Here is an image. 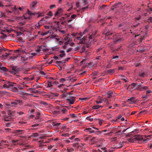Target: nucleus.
Instances as JSON below:
<instances>
[{
	"mask_svg": "<svg viewBox=\"0 0 152 152\" xmlns=\"http://www.w3.org/2000/svg\"><path fill=\"white\" fill-rule=\"evenodd\" d=\"M143 140V138L142 136L139 135H137L134 136L132 139V142L136 141L140 142L142 141Z\"/></svg>",
	"mask_w": 152,
	"mask_h": 152,
	"instance_id": "f257e3e1",
	"label": "nucleus"
},
{
	"mask_svg": "<svg viewBox=\"0 0 152 152\" xmlns=\"http://www.w3.org/2000/svg\"><path fill=\"white\" fill-rule=\"evenodd\" d=\"M136 88L139 91H143L146 90L148 89V87L147 86H144L141 84H139L137 85Z\"/></svg>",
	"mask_w": 152,
	"mask_h": 152,
	"instance_id": "f03ea898",
	"label": "nucleus"
},
{
	"mask_svg": "<svg viewBox=\"0 0 152 152\" xmlns=\"http://www.w3.org/2000/svg\"><path fill=\"white\" fill-rule=\"evenodd\" d=\"M20 71V69L16 66H13L12 67L11 70H8V72H10L11 74H15L18 73Z\"/></svg>",
	"mask_w": 152,
	"mask_h": 152,
	"instance_id": "7ed1b4c3",
	"label": "nucleus"
},
{
	"mask_svg": "<svg viewBox=\"0 0 152 152\" xmlns=\"http://www.w3.org/2000/svg\"><path fill=\"white\" fill-rule=\"evenodd\" d=\"M96 32L92 33L91 35L89 34L88 35V38L91 42L95 40V38L96 37Z\"/></svg>",
	"mask_w": 152,
	"mask_h": 152,
	"instance_id": "20e7f679",
	"label": "nucleus"
},
{
	"mask_svg": "<svg viewBox=\"0 0 152 152\" xmlns=\"http://www.w3.org/2000/svg\"><path fill=\"white\" fill-rule=\"evenodd\" d=\"M93 128L95 130H92V129L90 128H86V129L88 131L89 134L96 132H100V131H98V128H95L94 127H93Z\"/></svg>",
	"mask_w": 152,
	"mask_h": 152,
	"instance_id": "39448f33",
	"label": "nucleus"
},
{
	"mask_svg": "<svg viewBox=\"0 0 152 152\" xmlns=\"http://www.w3.org/2000/svg\"><path fill=\"white\" fill-rule=\"evenodd\" d=\"M15 84L16 83L14 82H11L8 88L12 89L14 91H17L18 88L15 87Z\"/></svg>",
	"mask_w": 152,
	"mask_h": 152,
	"instance_id": "423d86ee",
	"label": "nucleus"
},
{
	"mask_svg": "<svg viewBox=\"0 0 152 152\" xmlns=\"http://www.w3.org/2000/svg\"><path fill=\"white\" fill-rule=\"evenodd\" d=\"M66 100L69 102V104H73L75 101V98L74 96L69 97Z\"/></svg>",
	"mask_w": 152,
	"mask_h": 152,
	"instance_id": "0eeeda50",
	"label": "nucleus"
},
{
	"mask_svg": "<svg viewBox=\"0 0 152 152\" xmlns=\"http://www.w3.org/2000/svg\"><path fill=\"white\" fill-rule=\"evenodd\" d=\"M24 9L23 7H20L19 8V9H18L16 7V6H15L14 7L12 8V10L14 12V13L15 14H18L19 12V10L20 11Z\"/></svg>",
	"mask_w": 152,
	"mask_h": 152,
	"instance_id": "6e6552de",
	"label": "nucleus"
},
{
	"mask_svg": "<svg viewBox=\"0 0 152 152\" xmlns=\"http://www.w3.org/2000/svg\"><path fill=\"white\" fill-rule=\"evenodd\" d=\"M38 4V3L37 2L35 1L32 2L30 5L31 9L32 10H34L37 6Z\"/></svg>",
	"mask_w": 152,
	"mask_h": 152,
	"instance_id": "1a4fd4ad",
	"label": "nucleus"
},
{
	"mask_svg": "<svg viewBox=\"0 0 152 152\" xmlns=\"http://www.w3.org/2000/svg\"><path fill=\"white\" fill-rule=\"evenodd\" d=\"M37 48H39L40 49L41 51H42L44 52L47 51L48 49L44 45L38 46Z\"/></svg>",
	"mask_w": 152,
	"mask_h": 152,
	"instance_id": "9d476101",
	"label": "nucleus"
},
{
	"mask_svg": "<svg viewBox=\"0 0 152 152\" xmlns=\"http://www.w3.org/2000/svg\"><path fill=\"white\" fill-rule=\"evenodd\" d=\"M0 71L3 72H7L8 69L6 67L3 66L1 63H0Z\"/></svg>",
	"mask_w": 152,
	"mask_h": 152,
	"instance_id": "9b49d317",
	"label": "nucleus"
},
{
	"mask_svg": "<svg viewBox=\"0 0 152 152\" xmlns=\"http://www.w3.org/2000/svg\"><path fill=\"white\" fill-rule=\"evenodd\" d=\"M28 11V14L29 15H35L36 14H37V17H39L40 16H42V15H41L40 14L38 13H36L35 12H31L30 11H29L28 10H27Z\"/></svg>",
	"mask_w": 152,
	"mask_h": 152,
	"instance_id": "f8f14e48",
	"label": "nucleus"
},
{
	"mask_svg": "<svg viewBox=\"0 0 152 152\" xmlns=\"http://www.w3.org/2000/svg\"><path fill=\"white\" fill-rule=\"evenodd\" d=\"M17 135H20L24 132V131L23 130H16L15 132Z\"/></svg>",
	"mask_w": 152,
	"mask_h": 152,
	"instance_id": "ddd939ff",
	"label": "nucleus"
},
{
	"mask_svg": "<svg viewBox=\"0 0 152 152\" xmlns=\"http://www.w3.org/2000/svg\"><path fill=\"white\" fill-rule=\"evenodd\" d=\"M135 98L134 97H132L127 100V102H129L130 104H132L134 103L135 102L134 100Z\"/></svg>",
	"mask_w": 152,
	"mask_h": 152,
	"instance_id": "4468645a",
	"label": "nucleus"
},
{
	"mask_svg": "<svg viewBox=\"0 0 152 152\" xmlns=\"http://www.w3.org/2000/svg\"><path fill=\"white\" fill-rule=\"evenodd\" d=\"M47 87H50L53 86L52 84H55L56 83L55 81L53 82L50 81H47Z\"/></svg>",
	"mask_w": 152,
	"mask_h": 152,
	"instance_id": "2eb2a0df",
	"label": "nucleus"
},
{
	"mask_svg": "<svg viewBox=\"0 0 152 152\" xmlns=\"http://www.w3.org/2000/svg\"><path fill=\"white\" fill-rule=\"evenodd\" d=\"M88 38V35L86 36H84L83 38L80 39V43H84L85 42V40L86 39V38Z\"/></svg>",
	"mask_w": 152,
	"mask_h": 152,
	"instance_id": "dca6fc26",
	"label": "nucleus"
},
{
	"mask_svg": "<svg viewBox=\"0 0 152 152\" xmlns=\"http://www.w3.org/2000/svg\"><path fill=\"white\" fill-rule=\"evenodd\" d=\"M77 16L76 15L73 14L71 15L70 19L68 20V22H71L73 19H75Z\"/></svg>",
	"mask_w": 152,
	"mask_h": 152,
	"instance_id": "f3484780",
	"label": "nucleus"
},
{
	"mask_svg": "<svg viewBox=\"0 0 152 152\" xmlns=\"http://www.w3.org/2000/svg\"><path fill=\"white\" fill-rule=\"evenodd\" d=\"M115 69H110L107 70V73L109 74H113L115 72Z\"/></svg>",
	"mask_w": 152,
	"mask_h": 152,
	"instance_id": "a211bd4d",
	"label": "nucleus"
},
{
	"mask_svg": "<svg viewBox=\"0 0 152 152\" xmlns=\"http://www.w3.org/2000/svg\"><path fill=\"white\" fill-rule=\"evenodd\" d=\"M11 83V82L9 81L7 82L6 84L4 85L3 87L5 88H8Z\"/></svg>",
	"mask_w": 152,
	"mask_h": 152,
	"instance_id": "6ab92c4d",
	"label": "nucleus"
},
{
	"mask_svg": "<svg viewBox=\"0 0 152 152\" xmlns=\"http://www.w3.org/2000/svg\"><path fill=\"white\" fill-rule=\"evenodd\" d=\"M28 87V86L26 85H23V87L20 86H18V87H17V88H18L17 91L18 90V89L23 90L24 88H26L27 87Z\"/></svg>",
	"mask_w": 152,
	"mask_h": 152,
	"instance_id": "aec40b11",
	"label": "nucleus"
},
{
	"mask_svg": "<svg viewBox=\"0 0 152 152\" xmlns=\"http://www.w3.org/2000/svg\"><path fill=\"white\" fill-rule=\"evenodd\" d=\"M60 124V123H57L56 122H53L52 123V125L54 126L58 127Z\"/></svg>",
	"mask_w": 152,
	"mask_h": 152,
	"instance_id": "412c9836",
	"label": "nucleus"
},
{
	"mask_svg": "<svg viewBox=\"0 0 152 152\" xmlns=\"http://www.w3.org/2000/svg\"><path fill=\"white\" fill-rule=\"evenodd\" d=\"M103 107V106H100L99 105L96 104L93 106L92 108L93 109L96 110L99 109L100 107L102 108Z\"/></svg>",
	"mask_w": 152,
	"mask_h": 152,
	"instance_id": "4be33fe9",
	"label": "nucleus"
},
{
	"mask_svg": "<svg viewBox=\"0 0 152 152\" xmlns=\"http://www.w3.org/2000/svg\"><path fill=\"white\" fill-rule=\"evenodd\" d=\"M101 51V53H102L103 52L104 55H102V56H104V53H105V51L104 50H103L102 49V48H101V47H100V48H99L98 49L97 51V53H99V51Z\"/></svg>",
	"mask_w": 152,
	"mask_h": 152,
	"instance_id": "5701e85b",
	"label": "nucleus"
},
{
	"mask_svg": "<svg viewBox=\"0 0 152 152\" xmlns=\"http://www.w3.org/2000/svg\"><path fill=\"white\" fill-rule=\"evenodd\" d=\"M113 94V92H109L107 93V96H106V97H107L109 99V98H110L112 96Z\"/></svg>",
	"mask_w": 152,
	"mask_h": 152,
	"instance_id": "b1692460",
	"label": "nucleus"
},
{
	"mask_svg": "<svg viewBox=\"0 0 152 152\" xmlns=\"http://www.w3.org/2000/svg\"><path fill=\"white\" fill-rule=\"evenodd\" d=\"M28 59V57L23 56L21 57V60L23 61H26Z\"/></svg>",
	"mask_w": 152,
	"mask_h": 152,
	"instance_id": "393cba45",
	"label": "nucleus"
},
{
	"mask_svg": "<svg viewBox=\"0 0 152 152\" xmlns=\"http://www.w3.org/2000/svg\"><path fill=\"white\" fill-rule=\"evenodd\" d=\"M82 6L87 4L88 3V0H81Z\"/></svg>",
	"mask_w": 152,
	"mask_h": 152,
	"instance_id": "a878e982",
	"label": "nucleus"
},
{
	"mask_svg": "<svg viewBox=\"0 0 152 152\" xmlns=\"http://www.w3.org/2000/svg\"><path fill=\"white\" fill-rule=\"evenodd\" d=\"M15 101H16L17 102V103L18 104L20 105H22L23 104V102L22 100L20 99H18L17 100H16Z\"/></svg>",
	"mask_w": 152,
	"mask_h": 152,
	"instance_id": "bb28decb",
	"label": "nucleus"
},
{
	"mask_svg": "<svg viewBox=\"0 0 152 152\" xmlns=\"http://www.w3.org/2000/svg\"><path fill=\"white\" fill-rule=\"evenodd\" d=\"M38 136H39V134H37V133H33L29 137H35Z\"/></svg>",
	"mask_w": 152,
	"mask_h": 152,
	"instance_id": "cd10ccee",
	"label": "nucleus"
},
{
	"mask_svg": "<svg viewBox=\"0 0 152 152\" xmlns=\"http://www.w3.org/2000/svg\"><path fill=\"white\" fill-rule=\"evenodd\" d=\"M51 30H49L47 32H45V33H44L43 32H41V33L40 34L42 36H44V35L47 34L48 33H51Z\"/></svg>",
	"mask_w": 152,
	"mask_h": 152,
	"instance_id": "c85d7f7f",
	"label": "nucleus"
},
{
	"mask_svg": "<svg viewBox=\"0 0 152 152\" xmlns=\"http://www.w3.org/2000/svg\"><path fill=\"white\" fill-rule=\"evenodd\" d=\"M74 150L73 148H67L66 149V151L67 152H72Z\"/></svg>",
	"mask_w": 152,
	"mask_h": 152,
	"instance_id": "c756f323",
	"label": "nucleus"
},
{
	"mask_svg": "<svg viewBox=\"0 0 152 152\" xmlns=\"http://www.w3.org/2000/svg\"><path fill=\"white\" fill-rule=\"evenodd\" d=\"M45 28L46 29H52L53 27L50 26H44Z\"/></svg>",
	"mask_w": 152,
	"mask_h": 152,
	"instance_id": "7c9ffc66",
	"label": "nucleus"
},
{
	"mask_svg": "<svg viewBox=\"0 0 152 152\" xmlns=\"http://www.w3.org/2000/svg\"><path fill=\"white\" fill-rule=\"evenodd\" d=\"M122 78L121 79L124 80L125 82H127V78L125 77L124 76H121Z\"/></svg>",
	"mask_w": 152,
	"mask_h": 152,
	"instance_id": "2f4dec72",
	"label": "nucleus"
},
{
	"mask_svg": "<svg viewBox=\"0 0 152 152\" xmlns=\"http://www.w3.org/2000/svg\"><path fill=\"white\" fill-rule=\"evenodd\" d=\"M1 57L4 59H6L7 58L8 56H7V55L4 54L2 55Z\"/></svg>",
	"mask_w": 152,
	"mask_h": 152,
	"instance_id": "473e14b6",
	"label": "nucleus"
},
{
	"mask_svg": "<svg viewBox=\"0 0 152 152\" xmlns=\"http://www.w3.org/2000/svg\"><path fill=\"white\" fill-rule=\"evenodd\" d=\"M4 131L6 132H10L11 131V129L10 128H5L4 129Z\"/></svg>",
	"mask_w": 152,
	"mask_h": 152,
	"instance_id": "72a5a7b5",
	"label": "nucleus"
},
{
	"mask_svg": "<svg viewBox=\"0 0 152 152\" xmlns=\"http://www.w3.org/2000/svg\"><path fill=\"white\" fill-rule=\"evenodd\" d=\"M35 88H29V89L30 90V91H31L33 93H35Z\"/></svg>",
	"mask_w": 152,
	"mask_h": 152,
	"instance_id": "f704fd0d",
	"label": "nucleus"
},
{
	"mask_svg": "<svg viewBox=\"0 0 152 152\" xmlns=\"http://www.w3.org/2000/svg\"><path fill=\"white\" fill-rule=\"evenodd\" d=\"M123 142H120L118 144V145L119 146V147H118V148H121L123 146Z\"/></svg>",
	"mask_w": 152,
	"mask_h": 152,
	"instance_id": "c9c22d12",
	"label": "nucleus"
},
{
	"mask_svg": "<svg viewBox=\"0 0 152 152\" xmlns=\"http://www.w3.org/2000/svg\"><path fill=\"white\" fill-rule=\"evenodd\" d=\"M40 103H41V104H42L45 106H47L48 104L47 103L44 101H41L40 102Z\"/></svg>",
	"mask_w": 152,
	"mask_h": 152,
	"instance_id": "e433bc0d",
	"label": "nucleus"
},
{
	"mask_svg": "<svg viewBox=\"0 0 152 152\" xmlns=\"http://www.w3.org/2000/svg\"><path fill=\"white\" fill-rule=\"evenodd\" d=\"M88 7V5L87 7H83L82 8L81 10V12H83L85 11V10L87 9Z\"/></svg>",
	"mask_w": 152,
	"mask_h": 152,
	"instance_id": "4c0bfd02",
	"label": "nucleus"
},
{
	"mask_svg": "<svg viewBox=\"0 0 152 152\" xmlns=\"http://www.w3.org/2000/svg\"><path fill=\"white\" fill-rule=\"evenodd\" d=\"M151 92H152V91L150 90H148L146 92V95L148 96H149L150 95L149 94Z\"/></svg>",
	"mask_w": 152,
	"mask_h": 152,
	"instance_id": "58836bf2",
	"label": "nucleus"
},
{
	"mask_svg": "<svg viewBox=\"0 0 152 152\" xmlns=\"http://www.w3.org/2000/svg\"><path fill=\"white\" fill-rule=\"evenodd\" d=\"M70 115L71 116L72 118H77L78 117V115H76L75 114H72Z\"/></svg>",
	"mask_w": 152,
	"mask_h": 152,
	"instance_id": "ea45409f",
	"label": "nucleus"
},
{
	"mask_svg": "<svg viewBox=\"0 0 152 152\" xmlns=\"http://www.w3.org/2000/svg\"><path fill=\"white\" fill-rule=\"evenodd\" d=\"M11 103L12 104V106H16L18 104L17 102L15 101V102H12Z\"/></svg>",
	"mask_w": 152,
	"mask_h": 152,
	"instance_id": "a19ab883",
	"label": "nucleus"
},
{
	"mask_svg": "<svg viewBox=\"0 0 152 152\" xmlns=\"http://www.w3.org/2000/svg\"><path fill=\"white\" fill-rule=\"evenodd\" d=\"M40 26L41 25H40L39 23H38L36 25L35 28L36 29L37 28L39 29L40 28Z\"/></svg>",
	"mask_w": 152,
	"mask_h": 152,
	"instance_id": "79ce46f5",
	"label": "nucleus"
},
{
	"mask_svg": "<svg viewBox=\"0 0 152 152\" xmlns=\"http://www.w3.org/2000/svg\"><path fill=\"white\" fill-rule=\"evenodd\" d=\"M58 31L61 32L63 34H64L65 33V31L64 30H61V29H58Z\"/></svg>",
	"mask_w": 152,
	"mask_h": 152,
	"instance_id": "37998d69",
	"label": "nucleus"
},
{
	"mask_svg": "<svg viewBox=\"0 0 152 152\" xmlns=\"http://www.w3.org/2000/svg\"><path fill=\"white\" fill-rule=\"evenodd\" d=\"M112 66V65L110 63H109L108 64H107L106 67L107 68H110Z\"/></svg>",
	"mask_w": 152,
	"mask_h": 152,
	"instance_id": "c03bdc74",
	"label": "nucleus"
},
{
	"mask_svg": "<svg viewBox=\"0 0 152 152\" xmlns=\"http://www.w3.org/2000/svg\"><path fill=\"white\" fill-rule=\"evenodd\" d=\"M117 5L115 4L113 6H112L111 8V10H114V9L115 8H116L117 7Z\"/></svg>",
	"mask_w": 152,
	"mask_h": 152,
	"instance_id": "a18cd8bd",
	"label": "nucleus"
},
{
	"mask_svg": "<svg viewBox=\"0 0 152 152\" xmlns=\"http://www.w3.org/2000/svg\"><path fill=\"white\" fill-rule=\"evenodd\" d=\"M66 81V80L64 78H61L59 80L60 82L62 83H64V82Z\"/></svg>",
	"mask_w": 152,
	"mask_h": 152,
	"instance_id": "49530a36",
	"label": "nucleus"
},
{
	"mask_svg": "<svg viewBox=\"0 0 152 152\" xmlns=\"http://www.w3.org/2000/svg\"><path fill=\"white\" fill-rule=\"evenodd\" d=\"M61 111L64 113L67 112V110L66 109L64 108L62 109L61 110Z\"/></svg>",
	"mask_w": 152,
	"mask_h": 152,
	"instance_id": "de8ad7c7",
	"label": "nucleus"
},
{
	"mask_svg": "<svg viewBox=\"0 0 152 152\" xmlns=\"http://www.w3.org/2000/svg\"><path fill=\"white\" fill-rule=\"evenodd\" d=\"M18 141V140H12L11 142H12L13 143L12 144V145H15V144H14V143L17 142Z\"/></svg>",
	"mask_w": 152,
	"mask_h": 152,
	"instance_id": "09e8293b",
	"label": "nucleus"
},
{
	"mask_svg": "<svg viewBox=\"0 0 152 152\" xmlns=\"http://www.w3.org/2000/svg\"><path fill=\"white\" fill-rule=\"evenodd\" d=\"M64 62L63 61H57L56 62V64H62Z\"/></svg>",
	"mask_w": 152,
	"mask_h": 152,
	"instance_id": "8fccbe9b",
	"label": "nucleus"
},
{
	"mask_svg": "<svg viewBox=\"0 0 152 152\" xmlns=\"http://www.w3.org/2000/svg\"><path fill=\"white\" fill-rule=\"evenodd\" d=\"M56 7V5L55 4L51 5L50 6V9H52L53 8H55Z\"/></svg>",
	"mask_w": 152,
	"mask_h": 152,
	"instance_id": "3c124183",
	"label": "nucleus"
},
{
	"mask_svg": "<svg viewBox=\"0 0 152 152\" xmlns=\"http://www.w3.org/2000/svg\"><path fill=\"white\" fill-rule=\"evenodd\" d=\"M91 117V116H90L89 117H87V118H86V119H87L88 121H92L93 120V118H89V117Z\"/></svg>",
	"mask_w": 152,
	"mask_h": 152,
	"instance_id": "603ef678",
	"label": "nucleus"
},
{
	"mask_svg": "<svg viewBox=\"0 0 152 152\" xmlns=\"http://www.w3.org/2000/svg\"><path fill=\"white\" fill-rule=\"evenodd\" d=\"M145 73H142L141 74H139V75L141 77H145Z\"/></svg>",
	"mask_w": 152,
	"mask_h": 152,
	"instance_id": "864d4df0",
	"label": "nucleus"
},
{
	"mask_svg": "<svg viewBox=\"0 0 152 152\" xmlns=\"http://www.w3.org/2000/svg\"><path fill=\"white\" fill-rule=\"evenodd\" d=\"M88 99L87 98H80V99L82 100V101H86Z\"/></svg>",
	"mask_w": 152,
	"mask_h": 152,
	"instance_id": "5fc2aeb1",
	"label": "nucleus"
},
{
	"mask_svg": "<svg viewBox=\"0 0 152 152\" xmlns=\"http://www.w3.org/2000/svg\"><path fill=\"white\" fill-rule=\"evenodd\" d=\"M60 13H61L63 11V10L61 8H59L58 10Z\"/></svg>",
	"mask_w": 152,
	"mask_h": 152,
	"instance_id": "6e6d98bb",
	"label": "nucleus"
},
{
	"mask_svg": "<svg viewBox=\"0 0 152 152\" xmlns=\"http://www.w3.org/2000/svg\"><path fill=\"white\" fill-rule=\"evenodd\" d=\"M118 70H124V68L123 66H120L118 67Z\"/></svg>",
	"mask_w": 152,
	"mask_h": 152,
	"instance_id": "4d7b16f0",
	"label": "nucleus"
},
{
	"mask_svg": "<svg viewBox=\"0 0 152 152\" xmlns=\"http://www.w3.org/2000/svg\"><path fill=\"white\" fill-rule=\"evenodd\" d=\"M33 86L35 87L34 88L37 89H38L39 88H41V87L40 86H39L37 84H36L35 86Z\"/></svg>",
	"mask_w": 152,
	"mask_h": 152,
	"instance_id": "13d9d810",
	"label": "nucleus"
},
{
	"mask_svg": "<svg viewBox=\"0 0 152 152\" xmlns=\"http://www.w3.org/2000/svg\"><path fill=\"white\" fill-rule=\"evenodd\" d=\"M25 106H27L29 107H31L33 106V105L31 104H27L25 105Z\"/></svg>",
	"mask_w": 152,
	"mask_h": 152,
	"instance_id": "bf43d9fd",
	"label": "nucleus"
},
{
	"mask_svg": "<svg viewBox=\"0 0 152 152\" xmlns=\"http://www.w3.org/2000/svg\"><path fill=\"white\" fill-rule=\"evenodd\" d=\"M20 125L24 124L26 123V122L23 121H21L19 122Z\"/></svg>",
	"mask_w": 152,
	"mask_h": 152,
	"instance_id": "052dcab7",
	"label": "nucleus"
},
{
	"mask_svg": "<svg viewBox=\"0 0 152 152\" xmlns=\"http://www.w3.org/2000/svg\"><path fill=\"white\" fill-rule=\"evenodd\" d=\"M148 96L147 95L146 96L143 95L142 96V98L144 99V100H145L148 98Z\"/></svg>",
	"mask_w": 152,
	"mask_h": 152,
	"instance_id": "680f3d73",
	"label": "nucleus"
},
{
	"mask_svg": "<svg viewBox=\"0 0 152 152\" xmlns=\"http://www.w3.org/2000/svg\"><path fill=\"white\" fill-rule=\"evenodd\" d=\"M76 6L77 7H79L80 6V3L79 2H76Z\"/></svg>",
	"mask_w": 152,
	"mask_h": 152,
	"instance_id": "e2e57ef3",
	"label": "nucleus"
},
{
	"mask_svg": "<svg viewBox=\"0 0 152 152\" xmlns=\"http://www.w3.org/2000/svg\"><path fill=\"white\" fill-rule=\"evenodd\" d=\"M108 99L107 97H106L105 98H104V99H103V101L106 102L107 101H108Z\"/></svg>",
	"mask_w": 152,
	"mask_h": 152,
	"instance_id": "0e129e2a",
	"label": "nucleus"
},
{
	"mask_svg": "<svg viewBox=\"0 0 152 152\" xmlns=\"http://www.w3.org/2000/svg\"><path fill=\"white\" fill-rule=\"evenodd\" d=\"M59 14H60L59 12H58V11H57L56 12V13L55 14V15H54V16H55V17H56L58 15H59Z\"/></svg>",
	"mask_w": 152,
	"mask_h": 152,
	"instance_id": "69168bd1",
	"label": "nucleus"
},
{
	"mask_svg": "<svg viewBox=\"0 0 152 152\" xmlns=\"http://www.w3.org/2000/svg\"><path fill=\"white\" fill-rule=\"evenodd\" d=\"M96 138L94 137H93L92 139L90 140V141L91 142H94Z\"/></svg>",
	"mask_w": 152,
	"mask_h": 152,
	"instance_id": "338daca9",
	"label": "nucleus"
},
{
	"mask_svg": "<svg viewBox=\"0 0 152 152\" xmlns=\"http://www.w3.org/2000/svg\"><path fill=\"white\" fill-rule=\"evenodd\" d=\"M152 17L150 18L148 20V22H152Z\"/></svg>",
	"mask_w": 152,
	"mask_h": 152,
	"instance_id": "774afa93",
	"label": "nucleus"
}]
</instances>
